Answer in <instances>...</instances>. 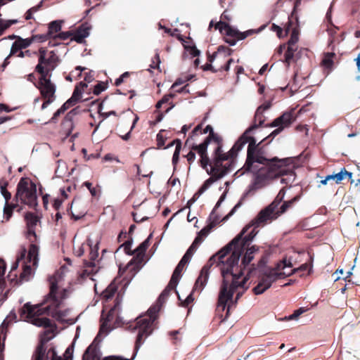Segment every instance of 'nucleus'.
<instances>
[{
  "mask_svg": "<svg viewBox=\"0 0 360 360\" xmlns=\"http://www.w3.org/2000/svg\"><path fill=\"white\" fill-rule=\"evenodd\" d=\"M285 194V190L283 188L268 206L262 209L229 243L212 255L202 268L196 280L195 289L198 288L199 283L201 289L205 286L210 269L214 264L220 266L223 282L216 311L221 318L227 300L233 298L234 290L238 286H243L248 280L245 276L240 281L244 274V270L259 252L257 246L249 247L258 233L257 228L277 219L292 208L300 199V196L296 195L290 200L283 201Z\"/></svg>",
  "mask_w": 360,
  "mask_h": 360,
  "instance_id": "1",
  "label": "nucleus"
},
{
  "mask_svg": "<svg viewBox=\"0 0 360 360\" xmlns=\"http://www.w3.org/2000/svg\"><path fill=\"white\" fill-rule=\"evenodd\" d=\"M269 108V105H262L259 106L256 110L252 124L243 134H246V136H254L252 135L253 131L258 127L264 125L266 120L264 112Z\"/></svg>",
  "mask_w": 360,
  "mask_h": 360,
  "instance_id": "18",
  "label": "nucleus"
},
{
  "mask_svg": "<svg viewBox=\"0 0 360 360\" xmlns=\"http://www.w3.org/2000/svg\"><path fill=\"white\" fill-rule=\"evenodd\" d=\"M311 264L304 263V264H302L298 269H294L293 272L298 271H309V272L311 271Z\"/></svg>",
  "mask_w": 360,
  "mask_h": 360,
  "instance_id": "55",
  "label": "nucleus"
},
{
  "mask_svg": "<svg viewBox=\"0 0 360 360\" xmlns=\"http://www.w3.org/2000/svg\"><path fill=\"white\" fill-rule=\"evenodd\" d=\"M307 309L304 307H300V309L295 310L293 314L290 315L288 317H285L287 320H292L297 319L302 313L305 312Z\"/></svg>",
  "mask_w": 360,
  "mask_h": 360,
  "instance_id": "46",
  "label": "nucleus"
},
{
  "mask_svg": "<svg viewBox=\"0 0 360 360\" xmlns=\"http://www.w3.org/2000/svg\"><path fill=\"white\" fill-rule=\"evenodd\" d=\"M158 147L162 148L165 145V139L163 136L159 133L157 135Z\"/></svg>",
  "mask_w": 360,
  "mask_h": 360,
  "instance_id": "61",
  "label": "nucleus"
},
{
  "mask_svg": "<svg viewBox=\"0 0 360 360\" xmlns=\"http://www.w3.org/2000/svg\"><path fill=\"white\" fill-rule=\"evenodd\" d=\"M202 122L198 124L194 129L192 131L191 134H192V136H195V135H197L198 132H200V134H203L202 131Z\"/></svg>",
  "mask_w": 360,
  "mask_h": 360,
  "instance_id": "62",
  "label": "nucleus"
},
{
  "mask_svg": "<svg viewBox=\"0 0 360 360\" xmlns=\"http://www.w3.org/2000/svg\"><path fill=\"white\" fill-rule=\"evenodd\" d=\"M32 42V39L27 38L22 39L19 37L12 45L10 52V56L18 53V56L24 57V52L21 51L22 49L28 47Z\"/></svg>",
  "mask_w": 360,
  "mask_h": 360,
  "instance_id": "19",
  "label": "nucleus"
},
{
  "mask_svg": "<svg viewBox=\"0 0 360 360\" xmlns=\"http://www.w3.org/2000/svg\"><path fill=\"white\" fill-rule=\"evenodd\" d=\"M139 120L137 115L134 116L132 112L128 111L117 118V134L124 140H128L131 129Z\"/></svg>",
  "mask_w": 360,
  "mask_h": 360,
  "instance_id": "14",
  "label": "nucleus"
},
{
  "mask_svg": "<svg viewBox=\"0 0 360 360\" xmlns=\"http://www.w3.org/2000/svg\"><path fill=\"white\" fill-rule=\"evenodd\" d=\"M292 264L290 261H287L286 259H283L280 263H278L276 268L274 269L276 270L278 272H281V269H283L285 267H291Z\"/></svg>",
  "mask_w": 360,
  "mask_h": 360,
  "instance_id": "47",
  "label": "nucleus"
},
{
  "mask_svg": "<svg viewBox=\"0 0 360 360\" xmlns=\"http://www.w3.org/2000/svg\"><path fill=\"white\" fill-rule=\"evenodd\" d=\"M108 88V83L104 82H98L94 89V94L96 95L100 94Z\"/></svg>",
  "mask_w": 360,
  "mask_h": 360,
  "instance_id": "42",
  "label": "nucleus"
},
{
  "mask_svg": "<svg viewBox=\"0 0 360 360\" xmlns=\"http://www.w3.org/2000/svg\"><path fill=\"white\" fill-rule=\"evenodd\" d=\"M39 52V63L36 66V71L40 75H49L55 68L58 56L54 51L47 52L43 48L40 49Z\"/></svg>",
  "mask_w": 360,
  "mask_h": 360,
  "instance_id": "13",
  "label": "nucleus"
},
{
  "mask_svg": "<svg viewBox=\"0 0 360 360\" xmlns=\"http://www.w3.org/2000/svg\"><path fill=\"white\" fill-rule=\"evenodd\" d=\"M72 105H75L72 101L68 99L62 106L58 110V112H64L67 109H68L70 106Z\"/></svg>",
  "mask_w": 360,
  "mask_h": 360,
  "instance_id": "54",
  "label": "nucleus"
},
{
  "mask_svg": "<svg viewBox=\"0 0 360 360\" xmlns=\"http://www.w3.org/2000/svg\"><path fill=\"white\" fill-rule=\"evenodd\" d=\"M207 132H209V135L205 138L203 142L199 145H192V149L196 150L200 157L199 160V164L203 169H205L207 166L210 163V158H209L207 153V146L212 141L214 142L216 145L212 156L229 157V152L224 153L222 150V137L214 131L211 125H207L206 127L203 129V134H207Z\"/></svg>",
  "mask_w": 360,
  "mask_h": 360,
  "instance_id": "5",
  "label": "nucleus"
},
{
  "mask_svg": "<svg viewBox=\"0 0 360 360\" xmlns=\"http://www.w3.org/2000/svg\"><path fill=\"white\" fill-rule=\"evenodd\" d=\"M86 212V207L84 200L81 198H75L71 205V213L75 219L77 220Z\"/></svg>",
  "mask_w": 360,
  "mask_h": 360,
  "instance_id": "20",
  "label": "nucleus"
},
{
  "mask_svg": "<svg viewBox=\"0 0 360 360\" xmlns=\"http://www.w3.org/2000/svg\"><path fill=\"white\" fill-rule=\"evenodd\" d=\"M296 117L294 115V112H285L281 116L276 118L270 124L267 125L270 127H278L277 129L274 130L269 136H272L274 139L276 136L279 134L285 128L288 127L295 121Z\"/></svg>",
  "mask_w": 360,
  "mask_h": 360,
  "instance_id": "16",
  "label": "nucleus"
},
{
  "mask_svg": "<svg viewBox=\"0 0 360 360\" xmlns=\"http://www.w3.org/2000/svg\"><path fill=\"white\" fill-rule=\"evenodd\" d=\"M245 284H246V283L243 285V286H238V287H237V288L234 290V292H236V291H237V290H238V289H239V288H241V289H242V291H239V292H237V294H236V300H235V301H234V302H232V298H231V300H227V302H228L229 301H231V304H229V306L227 307L226 311V315H225V316H224L223 319H221V321H226V320L228 319V317L229 316L230 308H231V304H236V302H237V301H238V300L240 299V297L243 295V292H244L248 289V287H247V286H245ZM233 294H234V293H233ZM226 304H227V303H226ZM225 308H226V306L225 307ZM225 309H224V310H225Z\"/></svg>",
  "mask_w": 360,
  "mask_h": 360,
  "instance_id": "24",
  "label": "nucleus"
},
{
  "mask_svg": "<svg viewBox=\"0 0 360 360\" xmlns=\"http://www.w3.org/2000/svg\"><path fill=\"white\" fill-rule=\"evenodd\" d=\"M271 30L276 32V35L278 38L283 37V30L280 26L276 24H272Z\"/></svg>",
  "mask_w": 360,
  "mask_h": 360,
  "instance_id": "50",
  "label": "nucleus"
},
{
  "mask_svg": "<svg viewBox=\"0 0 360 360\" xmlns=\"http://www.w3.org/2000/svg\"><path fill=\"white\" fill-rule=\"evenodd\" d=\"M286 276L284 272H278L274 269H269L260 276L259 282L252 291L255 295H261L268 290L274 282Z\"/></svg>",
  "mask_w": 360,
  "mask_h": 360,
  "instance_id": "12",
  "label": "nucleus"
},
{
  "mask_svg": "<svg viewBox=\"0 0 360 360\" xmlns=\"http://www.w3.org/2000/svg\"><path fill=\"white\" fill-rule=\"evenodd\" d=\"M67 266L63 265L60 272L50 278V292L44 300V307L41 305H31L29 303L24 304L21 309L22 319L38 327H49L51 321L48 318L40 317L43 314H47L56 320L65 322H72L70 318V309L64 308V300L65 299L66 290L59 285L62 274H64Z\"/></svg>",
  "mask_w": 360,
  "mask_h": 360,
  "instance_id": "3",
  "label": "nucleus"
},
{
  "mask_svg": "<svg viewBox=\"0 0 360 360\" xmlns=\"http://www.w3.org/2000/svg\"><path fill=\"white\" fill-rule=\"evenodd\" d=\"M71 36L73 37V33H71L70 32H63L60 33L58 37L61 39L65 40Z\"/></svg>",
  "mask_w": 360,
  "mask_h": 360,
  "instance_id": "60",
  "label": "nucleus"
},
{
  "mask_svg": "<svg viewBox=\"0 0 360 360\" xmlns=\"http://www.w3.org/2000/svg\"><path fill=\"white\" fill-rule=\"evenodd\" d=\"M197 249H195L194 247L191 245L187 251L186 252L185 255L181 258V260L185 262L186 263H188L193 255L194 252L196 251Z\"/></svg>",
  "mask_w": 360,
  "mask_h": 360,
  "instance_id": "41",
  "label": "nucleus"
},
{
  "mask_svg": "<svg viewBox=\"0 0 360 360\" xmlns=\"http://www.w3.org/2000/svg\"><path fill=\"white\" fill-rule=\"evenodd\" d=\"M233 62V60L232 58H229V60H226V62L224 66H221L218 69L214 68V67L210 63H207L205 65L202 66V69H203V70H210L212 72H217V71L222 70H224L225 71H228L229 70L231 63Z\"/></svg>",
  "mask_w": 360,
  "mask_h": 360,
  "instance_id": "27",
  "label": "nucleus"
},
{
  "mask_svg": "<svg viewBox=\"0 0 360 360\" xmlns=\"http://www.w3.org/2000/svg\"><path fill=\"white\" fill-rule=\"evenodd\" d=\"M82 93L79 90V89L77 87L72 94V97L70 98L72 102L75 104L80 98H81Z\"/></svg>",
  "mask_w": 360,
  "mask_h": 360,
  "instance_id": "49",
  "label": "nucleus"
},
{
  "mask_svg": "<svg viewBox=\"0 0 360 360\" xmlns=\"http://www.w3.org/2000/svg\"><path fill=\"white\" fill-rule=\"evenodd\" d=\"M299 31L297 27L292 30L290 38L288 42V46H295L296 43L298 41Z\"/></svg>",
  "mask_w": 360,
  "mask_h": 360,
  "instance_id": "38",
  "label": "nucleus"
},
{
  "mask_svg": "<svg viewBox=\"0 0 360 360\" xmlns=\"http://www.w3.org/2000/svg\"><path fill=\"white\" fill-rule=\"evenodd\" d=\"M186 264H187V263L181 259L180 260L172 275L170 279L171 285H178V283L181 277V272L183 271Z\"/></svg>",
  "mask_w": 360,
  "mask_h": 360,
  "instance_id": "23",
  "label": "nucleus"
},
{
  "mask_svg": "<svg viewBox=\"0 0 360 360\" xmlns=\"http://www.w3.org/2000/svg\"><path fill=\"white\" fill-rule=\"evenodd\" d=\"M195 283H196V282L195 283V285L193 286L192 292H194L195 290L201 292L202 290V289L204 288V287L201 289L200 288V283H199L198 288L195 289ZM193 300H194V298L193 297V292H191V293H190V295H188L187 296L186 300H184V301H181V306L184 307H187L190 304H191L193 302Z\"/></svg>",
  "mask_w": 360,
  "mask_h": 360,
  "instance_id": "34",
  "label": "nucleus"
},
{
  "mask_svg": "<svg viewBox=\"0 0 360 360\" xmlns=\"http://www.w3.org/2000/svg\"><path fill=\"white\" fill-rule=\"evenodd\" d=\"M17 201L34 207L37 202V188L35 184L27 179H21L18 184L17 193L15 194Z\"/></svg>",
  "mask_w": 360,
  "mask_h": 360,
  "instance_id": "8",
  "label": "nucleus"
},
{
  "mask_svg": "<svg viewBox=\"0 0 360 360\" xmlns=\"http://www.w3.org/2000/svg\"><path fill=\"white\" fill-rule=\"evenodd\" d=\"M129 76H130V72H124L119 78H117L115 80L114 84L115 86L120 85L124 81V79L127 78H129Z\"/></svg>",
  "mask_w": 360,
  "mask_h": 360,
  "instance_id": "51",
  "label": "nucleus"
},
{
  "mask_svg": "<svg viewBox=\"0 0 360 360\" xmlns=\"http://www.w3.org/2000/svg\"><path fill=\"white\" fill-rule=\"evenodd\" d=\"M297 48L292 46H287V49L284 53V60L283 62L286 64L287 67H289L291 63L294 61V54L296 51Z\"/></svg>",
  "mask_w": 360,
  "mask_h": 360,
  "instance_id": "25",
  "label": "nucleus"
},
{
  "mask_svg": "<svg viewBox=\"0 0 360 360\" xmlns=\"http://www.w3.org/2000/svg\"><path fill=\"white\" fill-rule=\"evenodd\" d=\"M232 160L228 156H212L210 163L205 169L211 175L204 184L208 187L214 181L221 179L233 169Z\"/></svg>",
  "mask_w": 360,
  "mask_h": 360,
  "instance_id": "7",
  "label": "nucleus"
},
{
  "mask_svg": "<svg viewBox=\"0 0 360 360\" xmlns=\"http://www.w3.org/2000/svg\"><path fill=\"white\" fill-rule=\"evenodd\" d=\"M174 142L176 143V148H175L174 153L173 154L172 161L173 165L176 166L178 164L179 160V154H180L181 149V141L180 139H175V140H174Z\"/></svg>",
  "mask_w": 360,
  "mask_h": 360,
  "instance_id": "32",
  "label": "nucleus"
},
{
  "mask_svg": "<svg viewBox=\"0 0 360 360\" xmlns=\"http://www.w3.org/2000/svg\"><path fill=\"white\" fill-rule=\"evenodd\" d=\"M1 193L5 199V202H8L11 198V193L5 188H1Z\"/></svg>",
  "mask_w": 360,
  "mask_h": 360,
  "instance_id": "57",
  "label": "nucleus"
},
{
  "mask_svg": "<svg viewBox=\"0 0 360 360\" xmlns=\"http://www.w3.org/2000/svg\"><path fill=\"white\" fill-rule=\"evenodd\" d=\"M266 263V259L264 256L260 258V259L259 260L258 263L257 265H255V264H250L251 265V267L248 269V275L247 276H249L250 274H252V272L254 271V270H256V269H262L265 264Z\"/></svg>",
  "mask_w": 360,
  "mask_h": 360,
  "instance_id": "35",
  "label": "nucleus"
},
{
  "mask_svg": "<svg viewBox=\"0 0 360 360\" xmlns=\"http://www.w3.org/2000/svg\"><path fill=\"white\" fill-rule=\"evenodd\" d=\"M222 51H224L227 56H230L232 52L231 49H230L229 48L224 46H219L218 47L217 52H214L212 55H208L207 61L209 63H212L214 61V58L218 55V53Z\"/></svg>",
  "mask_w": 360,
  "mask_h": 360,
  "instance_id": "33",
  "label": "nucleus"
},
{
  "mask_svg": "<svg viewBox=\"0 0 360 360\" xmlns=\"http://www.w3.org/2000/svg\"><path fill=\"white\" fill-rule=\"evenodd\" d=\"M39 248L37 245L32 244L30 245L28 251L27 259L30 264H25L23 267V271L20 274V281H29L32 274L33 269H35L38 266V256H39Z\"/></svg>",
  "mask_w": 360,
  "mask_h": 360,
  "instance_id": "15",
  "label": "nucleus"
},
{
  "mask_svg": "<svg viewBox=\"0 0 360 360\" xmlns=\"http://www.w3.org/2000/svg\"><path fill=\"white\" fill-rule=\"evenodd\" d=\"M128 234L126 231H121L120 233L118 235L117 237V241L118 243L124 242L126 241V238H127Z\"/></svg>",
  "mask_w": 360,
  "mask_h": 360,
  "instance_id": "58",
  "label": "nucleus"
},
{
  "mask_svg": "<svg viewBox=\"0 0 360 360\" xmlns=\"http://www.w3.org/2000/svg\"><path fill=\"white\" fill-rule=\"evenodd\" d=\"M16 20H11L9 22H3L2 20H0V34L1 32L7 29L11 24L15 23Z\"/></svg>",
  "mask_w": 360,
  "mask_h": 360,
  "instance_id": "52",
  "label": "nucleus"
},
{
  "mask_svg": "<svg viewBox=\"0 0 360 360\" xmlns=\"http://www.w3.org/2000/svg\"><path fill=\"white\" fill-rule=\"evenodd\" d=\"M63 200V199H60V198H55L53 200V205L56 210H58L60 207Z\"/></svg>",
  "mask_w": 360,
  "mask_h": 360,
  "instance_id": "63",
  "label": "nucleus"
},
{
  "mask_svg": "<svg viewBox=\"0 0 360 360\" xmlns=\"http://www.w3.org/2000/svg\"><path fill=\"white\" fill-rule=\"evenodd\" d=\"M120 282H121V283L124 282L123 286L122 287V290L124 289L129 284V280H127L126 278H123L122 281H120L119 278H114V290H113L114 295L118 290V286L117 285V284Z\"/></svg>",
  "mask_w": 360,
  "mask_h": 360,
  "instance_id": "48",
  "label": "nucleus"
},
{
  "mask_svg": "<svg viewBox=\"0 0 360 360\" xmlns=\"http://www.w3.org/2000/svg\"><path fill=\"white\" fill-rule=\"evenodd\" d=\"M52 352L53 355L51 360H72L73 355V345L68 347L62 356H58L53 349Z\"/></svg>",
  "mask_w": 360,
  "mask_h": 360,
  "instance_id": "26",
  "label": "nucleus"
},
{
  "mask_svg": "<svg viewBox=\"0 0 360 360\" xmlns=\"http://www.w3.org/2000/svg\"><path fill=\"white\" fill-rule=\"evenodd\" d=\"M336 57V55L333 52H328L323 54V58L321 60V65L328 70L327 74H329L333 70L334 61L333 59Z\"/></svg>",
  "mask_w": 360,
  "mask_h": 360,
  "instance_id": "22",
  "label": "nucleus"
},
{
  "mask_svg": "<svg viewBox=\"0 0 360 360\" xmlns=\"http://www.w3.org/2000/svg\"><path fill=\"white\" fill-rule=\"evenodd\" d=\"M202 237L198 234L197 237L193 240L191 245L194 247L195 249L198 248V245L202 242Z\"/></svg>",
  "mask_w": 360,
  "mask_h": 360,
  "instance_id": "56",
  "label": "nucleus"
},
{
  "mask_svg": "<svg viewBox=\"0 0 360 360\" xmlns=\"http://www.w3.org/2000/svg\"><path fill=\"white\" fill-rule=\"evenodd\" d=\"M184 47L193 57H196L200 55V51L194 44H189L188 42L187 44H184Z\"/></svg>",
  "mask_w": 360,
  "mask_h": 360,
  "instance_id": "37",
  "label": "nucleus"
},
{
  "mask_svg": "<svg viewBox=\"0 0 360 360\" xmlns=\"http://www.w3.org/2000/svg\"><path fill=\"white\" fill-rule=\"evenodd\" d=\"M107 310L104 309L101 316V324L98 334L96 337L94 341L88 347L83 355V360H100L101 354L99 349L96 344V341H101L104 337L108 335L110 331L111 312L112 308L108 309L107 316L104 318V313ZM103 360H112V356L105 357Z\"/></svg>",
  "mask_w": 360,
  "mask_h": 360,
  "instance_id": "6",
  "label": "nucleus"
},
{
  "mask_svg": "<svg viewBox=\"0 0 360 360\" xmlns=\"http://www.w3.org/2000/svg\"><path fill=\"white\" fill-rule=\"evenodd\" d=\"M196 150L192 149V146L191 147V150L184 157L186 158L189 166H191L195 161L196 155Z\"/></svg>",
  "mask_w": 360,
  "mask_h": 360,
  "instance_id": "45",
  "label": "nucleus"
},
{
  "mask_svg": "<svg viewBox=\"0 0 360 360\" xmlns=\"http://www.w3.org/2000/svg\"><path fill=\"white\" fill-rule=\"evenodd\" d=\"M13 210L8 205V202H5L4 207V219L8 221L13 214Z\"/></svg>",
  "mask_w": 360,
  "mask_h": 360,
  "instance_id": "44",
  "label": "nucleus"
},
{
  "mask_svg": "<svg viewBox=\"0 0 360 360\" xmlns=\"http://www.w3.org/2000/svg\"><path fill=\"white\" fill-rule=\"evenodd\" d=\"M32 360H48L46 349L43 344L39 345L33 355Z\"/></svg>",
  "mask_w": 360,
  "mask_h": 360,
  "instance_id": "28",
  "label": "nucleus"
},
{
  "mask_svg": "<svg viewBox=\"0 0 360 360\" xmlns=\"http://www.w3.org/2000/svg\"><path fill=\"white\" fill-rule=\"evenodd\" d=\"M292 21L289 19V20H288V23H287V25H286L285 26V27H284V34H283V37H286V36L289 34V32H290V30H291V26H292Z\"/></svg>",
  "mask_w": 360,
  "mask_h": 360,
  "instance_id": "59",
  "label": "nucleus"
},
{
  "mask_svg": "<svg viewBox=\"0 0 360 360\" xmlns=\"http://www.w3.org/2000/svg\"><path fill=\"white\" fill-rule=\"evenodd\" d=\"M45 328L46 330L44 331V336L42 337V340L48 342L54 337V328L51 323V326L49 327H46Z\"/></svg>",
  "mask_w": 360,
  "mask_h": 360,
  "instance_id": "36",
  "label": "nucleus"
},
{
  "mask_svg": "<svg viewBox=\"0 0 360 360\" xmlns=\"http://www.w3.org/2000/svg\"><path fill=\"white\" fill-rule=\"evenodd\" d=\"M25 219L27 221V227H28L29 233L34 234V227L38 223L37 217L34 214L27 213L25 215Z\"/></svg>",
  "mask_w": 360,
  "mask_h": 360,
  "instance_id": "29",
  "label": "nucleus"
},
{
  "mask_svg": "<svg viewBox=\"0 0 360 360\" xmlns=\"http://www.w3.org/2000/svg\"><path fill=\"white\" fill-rule=\"evenodd\" d=\"M71 113H72V111L68 114V115L66 116V117L65 118V120L63 121V122L62 124L63 129L65 133L66 134V136H69L71 134V132L74 128V123L70 117Z\"/></svg>",
  "mask_w": 360,
  "mask_h": 360,
  "instance_id": "30",
  "label": "nucleus"
},
{
  "mask_svg": "<svg viewBox=\"0 0 360 360\" xmlns=\"http://www.w3.org/2000/svg\"><path fill=\"white\" fill-rule=\"evenodd\" d=\"M177 285H171V281H169L168 285L165 288V289L162 292L160 295L159 296L158 301L159 302H165V300L169 296L170 292L172 290H175Z\"/></svg>",
  "mask_w": 360,
  "mask_h": 360,
  "instance_id": "31",
  "label": "nucleus"
},
{
  "mask_svg": "<svg viewBox=\"0 0 360 360\" xmlns=\"http://www.w3.org/2000/svg\"><path fill=\"white\" fill-rule=\"evenodd\" d=\"M343 179L344 176L342 168L338 173L327 176V180H333L337 184H340Z\"/></svg>",
  "mask_w": 360,
  "mask_h": 360,
  "instance_id": "39",
  "label": "nucleus"
},
{
  "mask_svg": "<svg viewBox=\"0 0 360 360\" xmlns=\"http://www.w3.org/2000/svg\"><path fill=\"white\" fill-rule=\"evenodd\" d=\"M90 27L86 25H82L75 33L72 39L78 43H82L89 35Z\"/></svg>",
  "mask_w": 360,
  "mask_h": 360,
  "instance_id": "21",
  "label": "nucleus"
},
{
  "mask_svg": "<svg viewBox=\"0 0 360 360\" xmlns=\"http://www.w3.org/2000/svg\"><path fill=\"white\" fill-rule=\"evenodd\" d=\"M174 96V94H166L162 98V99L160 100V103H162V104L167 103V102H169V99L171 98H173Z\"/></svg>",
  "mask_w": 360,
  "mask_h": 360,
  "instance_id": "64",
  "label": "nucleus"
},
{
  "mask_svg": "<svg viewBox=\"0 0 360 360\" xmlns=\"http://www.w3.org/2000/svg\"><path fill=\"white\" fill-rule=\"evenodd\" d=\"M132 244V239H127L124 243L121 244L114 253L117 252L122 248H123L124 252L128 255H136L137 257H143L149 247V238L142 242L134 250H131Z\"/></svg>",
  "mask_w": 360,
  "mask_h": 360,
  "instance_id": "17",
  "label": "nucleus"
},
{
  "mask_svg": "<svg viewBox=\"0 0 360 360\" xmlns=\"http://www.w3.org/2000/svg\"><path fill=\"white\" fill-rule=\"evenodd\" d=\"M216 226V223L214 221L210 222L208 225L202 229L198 234L202 238L206 237L212 231V229Z\"/></svg>",
  "mask_w": 360,
  "mask_h": 360,
  "instance_id": "40",
  "label": "nucleus"
},
{
  "mask_svg": "<svg viewBox=\"0 0 360 360\" xmlns=\"http://www.w3.org/2000/svg\"><path fill=\"white\" fill-rule=\"evenodd\" d=\"M286 276L284 272H278L274 269H269L260 276L259 282L252 291L255 295H261L268 290L274 282Z\"/></svg>",
  "mask_w": 360,
  "mask_h": 360,
  "instance_id": "11",
  "label": "nucleus"
},
{
  "mask_svg": "<svg viewBox=\"0 0 360 360\" xmlns=\"http://www.w3.org/2000/svg\"><path fill=\"white\" fill-rule=\"evenodd\" d=\"M49 34H53L61 30V24L60 22L53 21L49 25Z\"/></svg>",
  "mask_w": 360,
  "mask_h": 360,
  "instance_id": "43",
  "label": "nucleus"
},
{
  "mask_svg": "<svg viewBox=\"0 0 360 360\" xmlns=\"http://www.w3.org/2000/svg\"><path fill=\"white\" fill-rule=\"evenodd\" d=\"M214 26L216 30L218 29L221 33L225 34V41L231 46L235 45L237 41L244 39L248 36L257 32L254 30H249L244 32H240L222 20L217 22Z\"/></svg>",
  "mask_w": 360,
  "mask_h": 360,
  "instance_id": "9",
  "label": "nucleus"
},
{
  "mask_svg": "<svg viewBox=\"0 0 360 360\" xmlns=\"http://www.w3.org/2000/svg\"><path fill=\"white\" fill-rule=\"evenodd\" d=\"M84 252V245H79L77 247L74 248V253L77 257H81Z\"/></svg>",
  "mask_w": 360,
  "mask_h": 360,
  "instance_id": "53",
  "label": "nucleus"
},
{
  "mask_svg": "<svg viewBox=\"0 0 360 360\" xmlns=\"http://www.w3.org/2000/svg\"><path fill=\"white\" fill-rule=\"evenodd\" d=\"M51 75H40L38 84L36 86L40 91L41 96L46 100L42 104L41 108L45 109L47 105L55 100L56 91V85L50 79Z\"/></svg>",
  "mask_w": 360,
  "mask_h": 360,
  "instance_id": "10",
  "label": "nucleus"
},
{
  "mask_svg": "<svg viewBox=\"0 0 360 360\" xmlns=\"http://www.w3.org/2000/svg\"><path fill=\"white\" fill-rule=\"evenodd\" d=\"M122 295L118 293L116 299L114 300V328L117 327H124L132 328V330H138V335L135 342V354L143 345L146 339L152 334L153 331V324L158 317L159 308L151 307L147 311V314L141 315L136 319L134 325L127 320L122 316V309L120 303L122 302Z\"/></svg>",
  "mask_w": 360,
  "mask_h": 360,
  "instance_id": "4",
  "label": "nucleus"
},
{
  "mask_svg": "<svg viewBox=\"0 0 360 360\" xmlns=\"http://www.w3.org/2000/svg\"><path fill=\"white\" fill-rule=\"evenodd\" d=\"M270 138L269 141H271L273 139L269 135L260 142L257 143L255 136H246V134H243L229 150V158L232 160L233 165L238 152L246 143H248L246 160L240 169L243 170V173L257 170L255 184L259 187L277 178H281L282 184L290 186L294 183L296 177L292 161L289 158L280 159L277 157L272 158L266 157L262 143Z\"/></svg>",
  "mask_w": 360,
  "mask_h": 360,
  "instance_id": "2",
  "label": "nucleus"
}]
</instances>
